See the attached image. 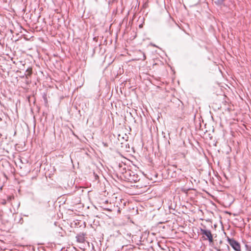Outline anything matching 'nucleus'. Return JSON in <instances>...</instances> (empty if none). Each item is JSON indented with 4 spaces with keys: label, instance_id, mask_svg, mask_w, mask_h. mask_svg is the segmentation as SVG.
<instances>
[{
    "label": "nucleus",
    "instance_id": "nucleus-1",
    "mask_svg": "<svg viewBox=\"0 0 251 251\" xmlns=\"http://www.w3.org/2000/svg\"><path fill=\"white\" fill-rule=\"evenodd\" d=\"M125 170V172H122V174L124 178L126 179L128 182H136L140 180L139 176L136 172L133 171L131 170Z\"/></svg>",
    "mask_w": 251,
    "mask_h": 251
},
{
    "label": "nucleus",
    "instance_id": "nucleus-2",
    "mask_svg": "<svg viewBox=\"0 0 251 251\" xmlns=\"http://www.w3.org/2000/svg\"><path fill=\"white\" fill-rule=\"evenodd\" d=\"M201 234L202 235L204 240H208L210 243L213 242V235L211 231L206 229L205 227L201 228Z\"/></svg>",
    "mask_w": 251,
    "mask_h": 251
},
{
    "label": "nucleus",
    "instance_id": "nucleus-3",
    "mask_svg": "<svg viewBox=\"0 0 251 251\" xmlns=\"http://www.w3.org/2000/svg\"><path fill=\"white\" fill-rule=\"evenodd\" d=\"M228 242L235 251H240V245L237 241L233 239L228 238Z\"/></svg>",
    "mask_w": 251,
    "mask_h": 251
},
{
    "label": "nucleus",
    "instance_id": "nucleus-4",
    "mask_svg": "<svg viewBox=\"0 0 251 251\" xmlns=\"http://www.w3.org/2000/svg\"><path fill=\"white\" fill-rule=\"evenodd\" d=\"M221 246L219 247H215L214 249L217 251H229V247L226 244L223 243L222 241H220Z\"/></svg>",
    "mask_w": 251,
    "mask_h": 251
},
{
    "label": "nucleus",
    "instance_id": "nucleus-5",
    "mask_svg": "<svg viewBox=\"0 0 251 251\" xmlns=\"http://www.w3.org/2000/svg\"><path fill=\"white\" fill-rule=\"evenodd\" d=\"M26 72L27 73L26 77L29 76L31 75L32 74V69L31 68H28V69H27Z\"/></svg>",
    "mask_w": 251,
    "mask_h": 251
},
{
    "label": "nucleus",
    "instance_id": "nucleus-6",
    "mask_svg": "<svg viewBox=\"0 0 251 251\" xmlns=\"http://www.w3.org/2000/svg\"><path fill=\"white\" fill-rule=\"evenodd\" d=\"M215 3L218 5H221L223 4L225 0H214Z\"/></svg>",
    "mask_w": 251,
    "mask_h": 251
},
{
    "label": "nucleus",
    "instance_id": "nucleus-7",
    "mask_svg": "<svg viewBox=\"0 0 251 251\" xmlns=\"http://www.w3.org/2000/svg\"><path fill=\"white\" fill-rule=\"evenodd\" d=\"M78 241L79 242L82 243L84 241V238L82 236H80L78 238Z\"/></svg>",
    "mask_w": 251,
    "mask_h": 251
},
{
    "label": "nucleus",
    "instance_id": "nucleus-8",
    "mask_svg": "<svg viewBox=\"0 0 251 251\" xmlns=\"http://www.w3.org/2000/svg\"><path fill=\"white\" fill-rule=\"evenodd\" d=\"M14 199V197L13 196H8L7 197V201H11V200L13 199Z\"/></svg>",
    "mask_w": 251,
    "mask_h": 251
},
{
    "label": "nucleus",
    "instance_id": "nucleus-9",
    "mask_svg": "<svg viewBox=\"0 0 251 251\" xmlns=\"http://www.w3.org/2000/svg\"><path fill=\"white\" fill-rule=\"evenodd\" d=\"M6 203V200H2V201H1V204L2 205H5Z\"/></svg>",
    "mask_w": 251,
    "mask_h": 251
},
{
    "label": "nucleus",
    "instance_id": "nucleus-10",
    "mask_svg": "<svg viewBox=\"0 0 251 251\" xmlns=\"http://www.w3.org/2000/svg\"><path fill=\"white\" fill-rule=\"evenodd\" d=\"M145 59H146V56H145V55L144 54H143V60H145Z\"/></svg>",
    "mask_w": 251,
    "mask_h": 251
},
{
    "label": "nucleus",
    "instance_id": "nucleus-11",
    "mask_svg": "<svg viewBox=\"0 0 251 251\" xmlns=\"http://www.w3.org/2000/svg\"><path fill=\"white\" fill-rule=\"evenodd\" d=\"M105 210H107V211H111L110 209H108V208L105 209Z\"/></svg>",
    "mask_w": 251,
    "mask_h": 251
},
{
    "label": "nucleus",
    "instance_id": "nucleus-12",
    "mask_svg": "<svg viewBox=\"0 0 251 251\" xmlns=\"http://www.w3.org/2000/svg\"><path fill=\"white\" fill-rule=\"evenodd\" d=\"M1 212H2V211H1V210H0V215H1Z\"/></svg>",
    "mask_w": 251,
    "mask_h": 251
}]
</instances>
